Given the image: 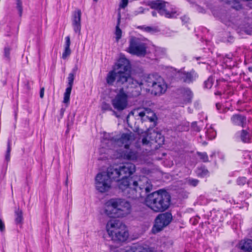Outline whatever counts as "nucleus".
<instances>
[{
    "label": "nucleus",
    "instance_id": "obj_1",
    "mask_svg": "<svg viewBox=\"0 0 252 252\" xmlns=\"http://www.w3.org/2000/svg\"><path fill=\"white\" fill-rule=\"evenodd\" d=\"M135 165L126 163L118 167H109L106 172L98 173L95 178V187L100 193H105L111 189L112 181L118 183L119 188L129 198L138 199L144 197L152 190L150 180L142 177L137 181L131 177L135 172Z\"/></svg>",
    "mask_w": 252,
    "mask_h": 252
},
{
    "label": "nucleus",
    "instance_id": "obj_2",
    "mask_svg": "<svg viewBox=\"0 0 252 252\" xmlns=\"http://www.w3.org/2000/svg\"><path fill=\"white\" fill-rule=\"evenodd\" d=\"M103 211L109 218H123L130 214L131 205L125 200L112 198L107 200L104 204Z\"/></svg>",
    "mask_w": 252,
    "mask_h": 252
},
{
    "label": "nucleus",
    "instance_id": "obj_3",
    "mask_svg": "<svg viewBox=\"0 0 252 252\" xmlns=\"http://www.w3.org/2000/svg\"><path fill=\"white\" fill-rule=\"evenodd\" d=\"M135 135L132 132L124 133L120 138L117 140L111 139L109 143H114L115 147H120L117 151V157L124 159L134 160L137 158V153L129 149V145L135 140Z\"/></svg>",
    "mask_w": 252,
    "mask_h": 252
},
{
    "label": "nucleus",
    "instance_id": "obj_4",
    "mask_svg": "<svg viewBox=\"0 0 252 252\" xmlns=\"http://www.w3.org/2000/svg\"><path fill=\"white\" fill-rule=\"evenodd\" d=\"M117 77V83L121 84L126 83L127 89H132L128 93L131 94L132 96H137L139 95L142 90L143 83L139 82L137 80L133 79L131 77H127V76L125 74L121 73L120 71L118 69H114L110 71L106 77V82L108 84L111 85L113 84L115 79Z\"/></svg>",
    "mask_w": 252,
    "mask_h": 252
},
{
    "label": "nucleus",
    "instance_id": "obj_5",
    "mask_svg": "<svg viewBox=\"0 0 252 252\" xmlns=\"http://www.w3.org/2000/svg\"><path fill=\"white\" fill-rule=\"evenodd\" d=\"M170 197L165 190H159L149 194L145 199L147 206L155 212H162L169 206Z\"/></svg>",
    "mask_w": 252,
    "mask_h": 252
},
{
    "label": "nucleus",
    "instance_id": "obj_6",
    "mask_svg": "<svg viewBox=\"0 0 252 252\" xmlns=\"http://www.w3.org/2000/svg\"><path fill=\"white\" fill-rule=\"evenodd\" d=\"M106 229L109 236L114 241L124 242L128 237L126 226L118 220H112L108 221Z\"/></svg>",
    "mask_w": 252,
    "mask_h": 252
},
{
    "label": "nucleus",
    "instance_id": "obj_7",
    "mask_svg": "<svg viewBox=\"0 0 252 252\" xmlns=\"http://www.w3.org/2000/svg\"><path fill=\"white\" fill-rule=\"evenodd\" d=\"M148 86L152 88V93L155 95H161L167 89V85L162 78L156 74L149 75L146 79Z\"/></svg>",
    "mask_w": 252,
    "mask_h": 252
},
{
    "label": "nucleus",
    "instance_id": "obj_8",
    "mask_svg": "<svg viewBox=\"0 0 252 252\" xmlns=\"http://www.w3.org/2000/svg\"><path fill=\"white\" fill-rule=\"evenodd\" d=\"M128 91L126 93L124 88L120 89L117 93L115 97L112 100V104L113 107L118 110L122 111L125 109L128 104V94L131 95V94L128 93L129 91L131 90L134 91V89H128Z\"/></svg>",
    "mask_w": 252,
    "mask_h": 252
},
{
    "label": "nucleus",
    "instance_id": "obj_9",
    "mask_svg": "<svg viewBox=\"0 0 252 252\" xmlns=\"http://www.w3.org/2000/svg\"><path fill=\"white\" fill-rule=\"evenodd\" d=\"M130 115L133 116L136 119H140L142 122L149 121L154 122L156 119L155 113L150 109L148 108H137L131 111L127 116V121Z\"/></svg>",
    "mask_w": 252,
    "mask_h": 252
},
{
    "label": "nucleus",
    "instance_id": "obj_10",
    "mask_svg": "<svg viewBox=\"0 0 252 252\" xmlns=\"http://www.w3.org/2000/svg\"><path fill=\"white\" fill-rule=\"evenodd\" d=\"M153 142L160 146L163 144L164 137L160 133L153 130L148 129L142 133V143L143 145L153 143Z\"/></svg>",
    "mask_w": 252,
    "mask_h": 252
},
{
    "label": "nucleus",
    "instance_id": "obj_11",
    "mask_svg": "<svg viewBox=\"0 0 252 252\" xmlns=\"http://www.w3.org/2000/svg\"><path fill=\"white\" fill-rule=\"evenodd\" d=\"M148 5L151 8L157 10L161 15L166 18H175L177 16L175 12H170L166 10V3L163 0H151L148 1Z\"/></svg>",
    "mask_w": 252,
    "mask_h": 252
},
{
    "label": "nucleus",
    "instance_id": "obj_12",
    "mask_svg": "<svg viewBox=\"0 0 252 252\" xmlns=\"http://www.w3.org/2000/svg\"><path fill=\"white\" fill-rule=\"evenodd\" d=\"M131 54L137 56H144L146 52V47L145 43L141 42L139 39L131 37L129 41V46L127 50Z\"/></svg>",
    "mask_w": 252,
    "mask_h": 252
},
{
    "label": "nucleus",
    "instance_id": "obj_13",
    "mask_svg": "<svg viewBox=\"0 0 252 252\" xmlns=\"http://www.w3.org/2000/svg\"><path fill=\"white\" fill-rule=\"evenodd\" d=\"M171 219V214L164 213L159 215L155 220V224L152 228V232L154 233L159 232L170 223Z\"/></svg>",
    "mask_w": 252,
    "mask_h": 252
},
{
    "label": "nucleus",
    "instance_id": "obj_14",
    "mask_svg": "<svg viewBox=\"0 0 252 252\" xmlns=\"http://www.w3.org/2000/svg\"><path fill=\"white\" fill-rule=\"evenodd\" d=\"M176 76L181 78L183 82L187 83H190L193 82L197 78L198 75L194 70L189 72H186L184 70H179Z\"/></svg>",
    "mask_w": 252,
    "mask_h": 252
},
{
    "label": "nucleus",
    "instance_id": "obj_15",
    "mask_svg": "<svg viewBox=\"0 0 252 252\" xmlns=\"http://www.w3.org/2000/svg\"><path fill=\"white\" fill-rule=\"evenodd\" d=\"M129 68V63L124 57H121L114 67V69H118L120 71L121 73H124L127 76V77H131L129 73L127 72Z\"/></svg>",
    "mask_w": 252,
    "mask_h": 252
},
{
    "label": "nucleus",
    "instance_id": "obj_16",
    "mask_svg": "<svg viewBox=\"0 0 252 252\" xmlns=\"http://www.w3.org/2000/svg\"><path fill=\"white\" fill-rule=\"evenodd\" d=\"M81 17L80 10L78 9L74 12L72 18V24L74 32L78 34H80L81 32Z\"/></svg>",
    "mask_w": 252,
    "mask_h": 252
},
{
    "label": "nucleus",
    "instance_id": "obj_17",
    "mask_svg": "<svg viewBox=\"0 0 252 252\" xmlns=\"http://www.w3.org/2000/svg\"><path fill=\"white\" fill-rule=\"evenodd\" d=\"M231 121L232 124L236 126H240L244 127L247 124L246 118L242 115L235 114L231 118Z\"/></svg>",
    "mask_w": 252,
    "mask_h": 252
},
{
    "label": "nucleus",
    "instance_id": "obj_18",
    "mask_svg": "<svg viewBox=\"0 0 252 252\" xmlns=\"http://www.w3.org/2000/svg\"><path fill=\"white\" fill-rule=\"evenodd\" d=\"M235 138L238 141H241L244 143H249L250 141L249 133L246 130H242L235 134Z\"/></svg>",
    "mask_w": 252,
    "mask_h": 252
},
{
    "label": "nucleus",
    "instance_id": "obj_19",
    "mask_svg": "<svg viewBox=\"0 0 252 252\" xmlns=\"http://www.w3.org/2000/svg\"><path fill=\"white\" fill-rule=\"evenodd\" d=\"M70 43V37L69 36L65 37L64 50L62 54V58L64 60L66 59L71 54Z\"/></svg>",
    "mask_w": 252,
    "mask_h": 252
},
{
    "label": "nucleus",
    "instance_id": "obj_20",
    "mask_svg": "<svg viewBox=\"0 0 252 252\" xmlns=\"http://www.w3.org/2000/svg\"><path fill=\"white\" fill-rule=\"evenodd\" d=\"M239 248L247 252H252V240L246 239L242 240L239 245Z\"/></svg>",
    "mask_w": 252,
    "mask_h": 252
},
{
    "label": "nucleus",
    "instance_id": "obj_21",
    "mask_svg": "<svg viewBox=\"0 0 252 252\" xmlns=\"http://www.w3.org/2000/svg\"><path fill=\"white\" fill-rule=\"evenodd\" d=\"M121 21V14L120 12L118 13L117 24L116 27L115 35L116 41L118 42L122 37V31L120 29L119 26L120 25Z\"/></svg>",
    "mask_w": 252,
    "mask_h": 252
},
{
    "label": "nucleus",
    "instance_id": "obj_22",
    "mask_svg": "<svg viewBox=\"0 0 252 252\" xmlns=\"http://www.w3.org/2000/svg\"><path fill=\"white\" fill-rule=\"evenodd\" d=\"M76 70L75 69H73L71 72H70L68 74V76L67 77V87L66 88L72 89L73 82L75 76Z\"/></svg>",
    "mask_w": 252,
    "mask_h": 252
},
{
    "label": "nucleus",
    "instance_id": "obj_23",
    "mask_svg": "<svg viewBox=\"0 0 252 252\" xmlns=\"http://www.w3.org/2000/svg\"><path fill=\"white\" fill-rule=\"evenodd\" d=\"M15 222L16 224H21L23 221V213L21 210L18 209L15 211Z\"/></svg>",
    "mask_w": 252,
    "mask_h": 252
},
{
    "label": "nucleus",
    "instance_id": "obj_24",
    "mask_svg": "<svg viewBox=\"0 0 252 252\" xmlns=\"http://www.w3.org/2000/svg\"><path fill=\"white\" fill-rule=\"evenodd\" d=\"M183 96L185 99V101L189 102L192 97V93L190 89L188 88L184 89L183 90Z\"/></svg>",
    "mask_w": 252,
    "mask_h": 252
},
{
    "label": "nucleus",
    "instance_id": "obj_25",
    "mask_svg": "<svg viewBox=\"0 0 252 252\" xmlns=\"http://www.w3.org/2000/svg\"><path fill=\"white\" fill-rule=\"evenodd\" d=\"M72 89L66 88L63 94V103L68 104L70 101V95Z\"/></svg>",
    "mask_w": 252,
    "mask_h": 252
},
{
    "label": "nucleus",
    "instance_id": "obj_26",
    "mask_svg": "<svg viewBox=\"0 0 252 252\" xmlns=\"http://www.w3.org/2000/svg\"><path fill=\"white\" fill-rule=\"evenodd\" d=\"M206 136L210 139H212L216 137V132L211 127L207 128L206 131Z\"/></svg>",
    "mask_w": 252,
    "mask_h": 252
},
{
    "label": "nucleus",
    "instance_id": "obj_27",
    "mask_svg": "<svg viewBox=\"0 0 252 252\" xmlns=\"http://www.w3.org/2000/svg\"><path fill=\"white\" fill-rule=\"evenodd\" d=\"M124 252H148V250L144 248L138 247H133L130 250L126 251Z\"/></svg>",
    "mask_w": 252,
    "mask_h": 252
},
{
    "label": "nucleus",
    "instance_id": "obj_28",
    "mask_svg": "<svg viewBox=\"0 0 252 252\" xmlns=\"http://www.w3.org/2000/svg\"><path fill=\"white\" fill-rule=\"evenodd\" d=\"M11 150V140H9L7 142V150H6V155H5V160L7 161H9L10 160Z\"/></svg>",
    "mask_w": 252,
    "mask_h": 252
},
{
    "label": "nucleus",
    "instance_id": "obj_29",
    "mask_svg": "<svg viewBox=\"0 0 252 252\" xmlns=\"http://www.w3.org/2000/svg\"><path fill=\"white\" fill-rule=\"evenodd\" d=\"M214 80L213 77H210L208 79L204 82V87L206 88L210 89L212 87L213 84Z\"/></svg>",
    "mask_w": 252,
    "mask_h": 252
},
{
    "label": "nucleus",
    "instance_id": "obj_30",
    "mask_svg": "<svg viewBox=\"0 0 252 252\" xmlns=\"http://www.w3.org/2000/svg\"><path fill=\"white\" fill-rule=\"evenodd\" d=\"M197 155L202 161L207 162L209 161L208 157L206 153L197 152Z\"/></svg>",
    "mask_w": 252,
    "mask_h": 252
},
{
    "label": "nucleus",
    "instance_id": "obj_31",
    "mask_svg": "<svg viewBox=\"0 0 252 252\" xmlns=\"http://www.w3.org/2000/svg\"><path fill=\"white\" fill-rule=\"evenodd\" d=\"M16 8L18 11L19 15L21 16L23 12L22 3L20 0H17L16 3Z\"/></svg>",
    "mask_w": 252,
    "mask_h": 252
},
{
    "label": "nucleus",
    "instance_id": "obj_32",
    "mask_svg": "<svg viewBox=\"0 0 252 252\" xmlns=\"http://www.w3.org/2000/svg\"><path fill=\"white\" fill-rule=\"evenodd\" d=\"M208 173V170L204 168H201L198 169L197 174L201 176H206Z\"/></svg>",
    "mask_w": 252,
    "mask_h": 252
},
{
    "label": "nucleus",
    "instance_id": "obj_33",
    "mask_svg": "<svg viewBox=\"0 0 252 252\" xmlns=\"http://www.w3.org/2000/svg\"><path fill=\"white\" fill-rule=\"evenodd\" d=\"M247 182V179L245 177H240L237 180L238 185L242 186L244 185Z\"/></svg>",
    "mask_w": 252,
    "mask_h": 252
},
{
    "label": "nucleus",
    "instance_id": "obj_34",
    "mask_svg": "<svg viewBox=\"0 0 252 252\" xmlns=\"http://www.w3.org/2000/svg\"><path fill=\"white\" fill-rule=\"evenodd\" d=\"M187 182L190 185L193 187L197 186L198 183V181L197 180L193 179H189Z\"/></svg>",
    "mask_w": 252,
    "mask_h": 252
},
{
    "label": "nucleus",
    "instance_id": "obj_35",
    "mask_svg": "<svg viewBox=\"0 0 252 252\" xmlns=\"http://www.w3.org/2000/svg\"><path fill=\"white\" fill-rule=\"evenodd\" d=\"M4 51L5 58L9 60L10 58V49L9 47H5Z\"/></svg>",
    "mask_w": 252,
    "mask_h": 252
},
{
    "label": "nucleus",
    "instance_id": "obj_36",
    "mask_svg": "<svg viewBox=\"0 0 252 252\" xmlns=\"http://www.w3.org/2000/svg\"><path fill=\"white\" fill-rule=\"evenodd\" d=\"M128 3V0H121V2L120 3L119 7L120 8H125Z\"/></svg>",
    "mask_w": 252,
    "mask_h": 252
},
{
    "label": "nucleus",
    "instance_id": "obj_37",
    "mask_svg": "<svg viewBox=\"0 0 252 252\" xmlns=\"http://www.w3.org/2000/svg\"><path fill=\"white\" fill-rule=\"evenodd\" d=\"M5 230V224L2 220L0 219V231L3 233Z\"/></svg>",
    "mask_w": 252,
    "mask_h": 252
},
{
    "label": "nucleus",
    "instance_id": "obj_38",
    "mask_svg": "<svg viewBox=\"0 0 252 252\" xmlns=\"http://www.w3.org/2000/svg\"><path fill=\"white\" fill-rule=\"evenodd\" d=\"M102 108L103 110H109L110 108V106L108 104L104 103L102 105Z\"/></svg>",
    "mask_w": 252,
    "mask_h": 252
},
{
    "label": "nucleus",
    "instance_id": "obj_39",
    "mask_svg": "<svg viewBox=\"0 0 252 252\" xmlns=\"http://www.w3.org/2000/svg\"><path fill=\"white\" fill-rule=\"evenodd\" d=\"M142 172L143 173L146 175H148L151 172L150 170H149V169H147L146 168H143L142 170Z\"/></svg>",
    "mask_w": 252,
    "mask_h": 252
},
{
    "label": "nucleus",
    "instance_id": "obj_40",
    "mask_svg": "<svg viewBox=\"0 0 252 252\" xmlns=\"http://www.w3.org/2000/svg\"><path fill=\"white\" fill-rule=\"evenodd\" d=\"M44 88H42L40 89V97L41 98H43V96H44Z\"/></svg>",
    "mask_w": 252,
    "mask_h": 252
},
{
    "label": "nucleus",
    "instance_id": "obj_41",
    "mask_svg": "<svg viewBox=\"0 0 252 252\" xmlns=\"http://www.w3.org/2000/svg\"><path fill=\"white\" fill-rule=\"evenodd\" d=\"M196 123L195 122L192 123V126L193 127L194 130H196V131H199L200 129L198 127H197V126H196V127H195V126H196Z\"/></svg>",
    "mask_w": 252,
    "mask_h": 252
},
{
    "label": "nucleus",
    "instance_id": "obj_42",
    "mask_svg": "<svg viewBox=\"0 0 252 252\" xmlns=\"http://www.w3.org/2000/svg\"><path fill=\"white\" fill-rule=\"evenodd\" d=\"M145 131H142L141 133H140L139 132H138V134L139 135V140H142V133H143ZM136 135H137V133H136Z\"/></svg>",
    "mask_w": 252,
    "mask_h": 252
},
{
    "label": "nucleus",
    "instance_id": "obj_43",
    "mask_svg": "<svg viewBox=\"0 0 252 252\" xmlns=\"http://www.w3.org/2000/svg\"><path fill=\"white\" fill-rule=\"evenodd\" d=\"M221 105L220 104V103H217L216 104V107L217 108L218 110H220V107H221Z\"/></svg>",
    "mask_w": 252,
    "mask_h": 252
},
{
    "label": "nucleus",
    "instance_id": "obj_44",
    "mask_svg": "<svg viewBox=\"0 0 252 252\" xmlns=\"http://www.w3.org/2000/svg\"><path fill=\"white\" fill-rule=\"evenodd\" d=\"M14 116H15V122H16L17 119V111H15Z\"/></svg>",
    "mask_w": 252,
    "mask_h": 252
},
{
    "label": "nucleus",
    "instance_id": "obj_45",
    "mask_svg": "<svg viewBox=\"0 0 252 252\" xmlns=\"http://www.w3.org/2000/svg\"><path fill=\"white\" fill-rule=\"evenodd\" d=\"M152 14L153 16L155 17V16H157V12L155 11H153L152 12Z\"/></svg>",
    "mask_w": 252,
    "mask_h": 252
},
{
    "label": "nucleus",
    "instance_id": "obj_46",
    "mask_svg": "<svg viewBox=\"0 0 252 252\" xmlns=\"http://www.w3.org/2000/svg\"><path fill=\"white\" fill-rule=\"evenodd\" d=\"M145 30H146V31H147V32H150L151 30V28L150 27H147L145 28Z\"/></svg>",
    "mask_w": 252,
    "mask_h": 252
},
{
    "label": "nucleus",
    "instance_id": "obj_47",
    "mask_svg": "<svg viewBox=\"0 0 252 252\" xmlns=\"http://www.w3.org/2000/svg\"><path fill=\"white\" fill-rule=\"evenodd\" d=\"M248 184H249V185L251 187H252V181L251 180V181H249V182H248Z\"/></svg>",
    "mask_w": 252,
    "mask_h": 252
},
{
    "label": "nucleus",
    "instance_id": "obj_48",
    "mask_svg": "<svg viewBox=\"0 0 252 252\" xmlns=\"http://www.w3.org/2000/svg\"><path fill=\"white\" fill-rule=\"evenodd\" d=\"M185 18L187 20L186 22H187V21H188V20H189V18L188 17H185Z\"/></svg>",
    "mask_w": 252,
    "mask_h": 252
},
{
    "label": "nucleus",
    "instance_id": "obj_49",
    "mask_svg": "<svg viewBox=\"0 0 252 252\" xmlns=\"http://www.w3.org/2000/svg\"><path fill=\"white\" fill-rule=\"evenodd\" d=\"M249 70L251 71H252V68H249Z\"/></svg>",
    "mask_w": 252,
    "mask_h": 252
},
{
    "label": "nucleus",
    "instance_id": "obj_50",
    "mask_svg": "<svg viewBox=\"0 0 252 252\" xmlns=\"http://www.w3.org/2000/svg\"><path fill=\"white\" fill-rule=\"evenodd\" d=\"M65 184H66V186L67 185V180L66 181Z\"/></svg>",
    "mask_w": 252,
    "mask_h": 252
},
{
    "label": "nucleus",
    "instance_id": "obj_51",
    "mask_svg": "<svg viewBox=\"0 0 252 252\" xmlns=\"http://www.w3.org/2000/svg\"><path fill=\"white\" fill-rule=\"evenodd\" d=\"M14 128H15V127H16V124H15L14 125Z\"/></svg>",
    "mask_w": 252,
    "mask_h": 252
},
{
    "label": "nucleus",
    "instance_id": "obj_52",
    "mask_svg": "<svg viewBox=\"0 0 252 252\" xmlns=\"http://www.w3.org/2000/svg\"><path fill=\"white\" fill-rule=\"evenodd\" d=\"M95 1H97L98 0H94Z\"/></svg>",
    "mask_w": 252,
    "mask_h": 252
}]
</instances>
